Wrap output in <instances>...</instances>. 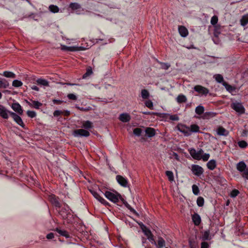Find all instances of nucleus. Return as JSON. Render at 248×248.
Here are the masks:
<instances>
[{"mask_svg":"<svg viewBox=\"0 0 248 248\" xmlns=\"http://www.w3.org/2000/svg\"><path fill=\"white\" fill-rule=\"evenodd\" d=\"M169 119L172 121H178L179 120V117L177 116V115H170L169 116Z\"/></svg>","mask_w":248,"mask_h":248,"instance_id":"nucleus-57","label":"nucleus"},{"mask_svg":"<svg viewBox=\"0 0 248 248\" xmlns=\"http://www.w3.org/2000/svg\"><path fill=\"white\" fill-rule=\"evenodd\" d=\"M217 166L216 161L214 160H210L207 163V168L210 170H213L215 169Z\"/></svg>","mask_w":248,"mask_h":248,"instance_id":"nucleus-24","label":"nucleus"},{"mask_svg":"<svg viewBox=\"0 0 248 248\" xmlns=\"http://www.w3.org/2000/svg\"><path fill=\"white\" fill-rule=\"evenodd\" d=\"M151 243L154 245L156 248H163L166 246L165 240L161 236H158L157 240L155 241L154 239Z\"/></svg>","mask_w":248,"mask_h":248,"instance_id":"nucleus-4","label":"nucleus"},{"mask_svg":"<svg viewBox=\"0 0 248 248\" xmlns=\"http://www.w3.org/2000/svg\"><path fill=\"white\" fill-rule=\"evenodd\" d=\"M13 109L20 115L23 114V110L21 106L17 103H13L12 105Z\"/></svg>","mask_w":248,"mask_h":248,"instance_id":"nucleus-19","label":"nucleus"},{"mask_svg":"<svg viewBox=\"0 0 248 248\" xmlns=\"http://www.w3.org/2000/svg\"><path fill=\"white\" fill-rule=\"evenodd\" d=\"M70 112L69 110H62V115L64 116H69Z\"/></svg>","mask_w":248,"mask_h":248,"instance_id":"nucleus-64","label":"nucleus"},{"mask_svg":"<svg viewBox=\"0 0 248 248\" xmlns=\"http://www.w3.org/2000/svg\"><path fill=\"white\" fill-rule=\"evenodd\" d=\"M73 135L75 137H88L90 136V133L87 130L83 129H78L74 131Z\"/></svg>","mask_w":248,"mask_h":248,"instance_id":"nucleus-5","label":"nucleus"},{"mask_svg":"<svg viewBox=\"0 0 248 248\" xmlns=\"http://www.w3.org/2000/svg\"><path fill=\"white\" fill-rule=\"evenodd\" d=\"M142 132L141 129L140 128H136L133 130V133L137 136H140Z\"/></svg>","mask_w":248,"mask_h":248,"instance_id":"nucleus-49","label":"nucleus"},{"mask_svg":"<svg viewBox=\"0 0 248 248\" xmlns=\"http://www.w3.org/2000/svg\"><path fill=\"white\" fill-rule=\"evenodd\" d=\"M192 192L195 195H198L199 194V188L196 185H193L192 186Z\"/></svg>","mask_w":248,"mask_h":248,"instance_id":"nucleus-46","label":"nucleus"},{"mask_svg":"<svg viewBox=\"0 0 248 248\" xmlns=\"http://www.w3.org/2000/svg\"><path fill=\"white\" fill-rule=\"evenodd\" d=\"M209 232L208 231H205L203 232L202 235V238L203 240H206L209 239Z\"/></svg>","mask_w":248,"mask_h":248,"instance_id":"nucleus-47","label":"nucleus"},{"mask_svg":"<svg viewBox=\"0 0 248 248\" xmlns=\"http://www.w3.org/2000/svg\"><path fill=\"white\" fill-rule=\"evenodd\" d=\"M189 153L191 156L196 160H200L202 159V155L203 151L202 149H200L197 151L194 148H190L188 150Z\"/></svg>","mask_w":248,"mask_h":248,"instance_id":"nucleus-3","label":"nucleus"},{"mask_svg":"<svg viewBox=\"0 0 248 248\" xmlns=\"http://www.w3.org/2000/svg\"><path fill=\"white\" fill-rule=\"evenodd\" d=\"M141 243L142 246L144 247V248H152L150 245L148 243L147 241V238L145 237H141Z\"/></svg>","mask_w":248,"mask_h":248,"instance_id":"nucleus-35","label":"nucleus"},{"mask_svg":"<svg viewBox=\"0 0 248 248\" xmlns=\"http://www.w3.org/2000/svg\"><path fill=\"white\" fill-rule=\"evenodd\" d=\"M60 214L63 218H67L68 215H70V209H69V207L67 205L63 207L60 211Z\"/></svg>","mask_w":248,"mask_h":248,"instance_id":"nucleus-14","label":"nucleus"},{"mask_svg":"<svg viewBox=\"0 0 248 248\" xmlns=\"http://www.w3.org/2000/svg\"><path fill=\"white\" fill-rule=\"evenodd\" d=\"M145 106L151 109H153V103L152 101L148 100L145 102Z\"/></svg>","mask_w":248,"mask_h":248,"instance_id":"nucleus-48","label":"nucleus"},{"mask_svg":"<svg viewBox=\"0 0 248 248\" xmlns=\"http://www.w3.org/2000/svg\"><path fill=\"white\" fill-rule=\"evenodd\" d=\"M191 171L194 175L198 176L201 175L203 173L202 168L198 165H192Z\"/></svg>","mask_w":248,"mask_h":248,"instance_id":"nucleus-7","label":"nucleus"},{"mask_svg":"<svg viewBox=\"0 0 248 248\" xmlns=\"http://www.w3.org/2000/svg\"><path fill=\"white\" fill-rule=\"evenodd\" d=\"M27 114L28 116L31 118H34L36 115L35 112L34 111L28 110L27 112Z\"/></svg>","mask_w":248,"mask_h":248,"instance_id":"nucleus-53","label":"nucleus"},{"mask_svg":"<svg viewBox=\"0 0 248 248\" xmlns=\"http://www.w3.org/2000/svg\"><path fill=\"white\" fill-rule=\"evenodd\" d=\"M22 84L23 83L21 81L16 79L14 80L12 83V85L15 87H21L22 85Z\"/></svg>","mask_w":248,"mask_h":248,"instance_id":"nucleus-45","label":"nucleus"},{"mask_svg":"<svg viewBox=\"0 0 248 248\" xmlns=\"http://www.w3.org/2000/svg\"><path fill=\"white\" fill-rule=\"evenodd\" d=\"M204 107L202 106H198L195 108V112L196 114L198 115H201L204 112Z\"/></svg>","mask_w":248,"mask_h":248,"instance_id":"nucleus-37","label":"nucleus"},{"mask_svg":"<svg viewBox=\"0 0 248 248\" xmlns=\"http://www.w3.org/2000/svg\"><path fill=\"white\" fill-rule=\"evenodd\" d=\"M53 102L55 104H61L62 102V100H57V99H53L52 100Z\"/></svg>","mask_w":248,"mask_h":248,"instance_id":"nucleus-63","label":"nucleus"},{"mask_svg":"<svg viewBox=\"0 0 248 248\" xmlns=\"http://www.w3.org/2000/svg\"><path fill=\"white\" fill-rule=\"evenodd\" d=\"M139 225L140 227V228L142 232L146 236L147 239L151 243H152L155 239V237L151 230L148 228H147L145 225H144L142 223H139Z\"/></svg>","mask_w":248,"mask_h":248,"instance_id":"nucleus-2","label":"nucleus"},{"mask_svg":"<svg viewBox=\"0 0 248 248\" xmlns=\"http://www.w3.org/2000/svg\"><path fill=\"white\" fill-rule=\"evenodd\" d=\"M214 78L218 83H222L223 82V78L220 74H216L214 76Z\"/></svg>","mask_w":248,"mask_h":248,"instance_id":"nucleus-42","label":"nucleus"},{"mask_svg":"<svg viewBox=\"0 0 248 248\" xmlns=\"http://www.w3.org/2000/svg\"><path fill=\"white\" fill-rule=\"evenodd\" d=\"M36 82L38 84L44 86H48V82L44 79L39 78L36 80Z\"/></svg>","mask_w":248,"mask_h":248,"instance_id":"nucleus-33","label":"nucleus"},{"mask_svg":"<svg viewBox=\"0 0 248 248\" xmlns=\"http://www.w3.org/2000/svg\"><path fill=\"white\" fill-rule=\"evenodd\" d=\"M178 130L183 133L186 136H189L191 135L190 128L185 125H181L178 126Z\"/></svg>","mask_w":248,"mask_h":248,"instance_id":"nucleus-12","label":"nucleus"},{"mask_svg":"<svg viewBox=\"0 0 248 248\" xmlns=\"http://www.w3.org/2000/svg\"><path fill=\"white\" fill-rule=\"evenodd\" d=\"M241 25L245 26L248 24V14L243 16L240 20Z\"/></svg>","mask_w":248,"mask_h":248,"instance_id":"nucleus-31","label":"nucleus"},{"mask_svg":"<svg viewBox=\"0 0 248 248\" xmlns=\"http://www.w3.org/2000/svg\"><path fill=\"white\" fill-rule=\"evenodd\" d=\"M69 7L72 10L76 11V13L77 14H81V12L83 10L81 7V6L78 3H70Z\"/></svg>","mask_w":248,"mask_h":248,"instance_id":"nucleus-16","label":"nucleus"},{"mask_svg":"<svg viewBox=\"0 0 248 248\" xmlns=\"http://www.w3.org/2000/svg\"><path fill=\"white\" fill-rule=\"evenodd\" d=\"M246 164L243 161L239 162L236 165L237 170L241 172H244L246 169Z\"/></svg>","mask_w":248,"mask_h":248,"instance_id":"nucleus-22","label":"nucleus"},{"mask_svg":"<svg viewBox=\"0 0 248 248\" xmlns=\"http://www.w3.org/2000/svg\"><path fill=\"white\" fill-rule=\"evenodd\" d=\"M178 31L181 36L183 37H185L188 35V30L183 26H179L178 28Z\"/></svg>","mask_w":248,"mask_h":248,"instance_id":"nucleus-21","label":"nucleus"},{"mask_svg":"<svg viewBox=\"0 0 248 248\" xmlns=\"http://www.w3.org/2000/svg\"><path fill=\"white\" fill-rule=\"evenodd\" d=\"M215 114V113L212 112H206L203 114L202 118L204 119H209L210 118L214 117Z\"/></svg>","mask_w":248,"mask_h":248,"instance_id":"nucleus-34","label":"nucleus"},{"mask_svg":"<svg viewBox=\"0 0 248 248\" xmlns=\"http://www.w3.org/2000/svg\"><path fill=\"white\" fill-rule=\"evenodd\" d=\"M217 135H218L219 136H226L229 134L228 131L222 126L219 127L217 129Z\"/></svg>","mask_w":248,"mask_h":248,"instance_id":"nucleus-23","label":"nucleus"},{"mask_svg":"<svg viewBox=\"0 0 248 248\" xmlns=\"http://www.w3.org/2000/svg\"><path fill=\"white\" fill-rule=\"evenodd\" d=\"M218 21V17L216 16H214L211 19V24L213 25H216Z\"/></svg>","mask_w":248,"mask_h":248,"instance_id":"nucleus-50","label":"nucleus"},{"mask_svg":"<svg viewBox=\"0 0 248 248\" xmlns=\"http://www.w3.org/2000/svg\"><path fill=\"white\" fill-rule=\"evenodd\" d=\"M28 104L31 107H33L35 108H39L42 104L40 102L37 101H31V102H28Z\"/></svg>","mask_w":248,"mask_h":248,"instance_id":"nucleus-29","label":"nucleus"},{"mask_svg":"<svg viewBox=\"0 0 248 248\" xmlns=\"http://www.w3.org/2000/svg\"><path fill=\"white\" fill-rule=\"evenodd\" d=\"M231 107L235 111L240 114H243L245 112V108L240 103L234 102L232 104Z\"/></svg>","mask_w":248,"mask_h":248,"instance_id":"nucleus-6","label":"nucleus"},{"mask_svg":"<svg viewBox=\"0 0 248 248\" xmlns=\"http://www.w3.org/2000/svg\"><path fill=\"white\" fill-rule=\"evenodd\" d=\"M166 175L168 177L170 181L172 182L174 181L173 173L171 171L167 170L166 171Z\"/></svg>","mask_w":248,"mask_h":248,"instance_id":"nucleus-39","label":"nucleus"},{"mask_svg":"<svg viewBox=\"0 0 248 248\" xmlns=\"http://www.w3.org/2000/svg\"><path fill=\"white\" fill-rule=\"evenodd\" d=\"M238 146L244 148L246 147L248 145L247 143L244 140H241L238 142Z\"/></svg>","mask_w":248,"mask_h":248,"instance_id":"nucleus-52","label":"nucleus"},{"mask_svg":"<svg viewBox=\"0 0 248 248\" xmlns=\"http://www.w3.org/2000/svg\"><path fill=\"white\" fill-rule=\"evenodd\" d=\"M209 245L208 243L205 242H203L201 244V248H208Z\"/></svg>","mask_w":248,"mask_h":248,"instance_id":"nucleus-62","label":"nucleus"},{"mask_svg":"<svg viewBox=\"0 0 248 248\" xmlns=\"http://www.w3.org/2000/svg\"><path fill=\"white\" fill-rule=\"evenodd\" d=\"M61 115H62V110H56L53 112V115L55 117H58Z\"/></svg>","mask_w":248,"mask_h":248,"instance_id":"nucleus-58","label":"nucleus"},{"mask_svg":"<svg viewBox=\"0 0 248 248\" xmlns=\"http://www.w3.org/2000/svg\"><path fill=\"white\" fill-rule=\"evenodd\" d=\"M194 90L201 95H206L209 93V90L201 85H196Z\"/></svg>","mask_w":248,"mask_h":248,"instance_id":"nucleus-8","label":"nucleus"},{"mask_svg":"<svg viewBox=\"0 0 248 248\" xmlns=\"http://www.w3.org/2000/svg\"><path fill=\"white\" fill-rule=\"evenodd\" d=\"M192 219L194 225L196 226H198L201 223V218L197 213H194L192 215Z\"/></svg>","mask_w":248,"mask_h":248,"instance_id":"nucleus-20","label":"nucleus"},{"mask_svg":"<svg viewBox=\"0 0 248 248\" xmlns=\"http://www.w3.org/2000/svg\"><path fill=\"white\" fill-rule=\"evenodd\" d=\"M49 10L52 13H58L59 11V7L54 5H50L49 6Z\"/></svg>","mask_w":248,"mask_h":248,"instance_id":"nucleus-43","label":"nucleus"},{"mask_svg":"<svg viewBox=\"0 0 248 248\" xmlns=\"http://www.w3.org/2000/svg\"><path fill=\"white\" fill-rule=\"evenodd\" d=\"M176 100L177 102L179 103H185L187 101L186 97L183 94L179 95L177 96Z\"/></svg>","mask_w":248,"mask_h":248,"instance_id":"nucleus-32","label":"nucleus"},{"mask_svg":"<svg viewBox=\"0 0 248 248\" xmlns=\"http://www.w3.org/2000/svg\"><path fill=\"white\" fill-rule=\"evenodd\" d=\"M145 133L149 137H152L155 134V130L151 127H147L145 129Z\"/></svg>","mask_w":248,"mask_h":248,"instance_id":"nucleus-25","label":"nucleus"},{"mask_svg":"<svg viewBox=\"0 0 248 248\" xmlns=\"http://www.w3.org/2000/svg\"><path fill=\"white\" fill-rule=\"evenodd\" d=\"M49 200L52 204L57 207H60L61 204L58 199L54 195H51L49 197Z\"/></svg>","mask_w":248,"mask_h":248,"instance_id":"nucleus-18","label":"nucleus"},{"mask_svg":"<svg viewBox=\"0 0 248 248\" xmlns=\"http://www.w3.org/2000/svg\"><path fill=\"white\" fill-rule=\"evenodd\" d=\"M238 194H239L238 190H236V189H234V190H232V191L231 192V196L232 197H235L236 196H237Z\"/></svg>","mask_w":248,"mask_h":248,"instance_id":"nucleus-59","label":"nucleus"},{"mask_svg":"<svg viewBox=\"0 0 248 248\" xmlns=\"http://www.w3.org/2000/svg\"><path fill=\"white\" fill-rule=\"evenodd\" d=\"M2 75L6 78H16V75L10 71H4Z\"/></svg>","mask_w":248,"mask_h":248,"instance_id":"nucleus-36","label":"nucleus"},{"mask_svg":"<svg viewBox=\"0 0 248 248\" xmlns=\"http://www.w3.org/2000/svg\"><path fill=\"white\" fill-rule=\"evenodd\" d=\"M209 157H210V155L209 154L205 153V154H203V155H202V159L204 161H207L209 159Z\"/></svg>","mask_w":248,"mask_h":248,"instance_id":"nucleus-55","label":"nucleus"},{"mask_svg":"<svg viewBox=\"0 0 248 248\" xmlns=\"http://www.w3.org/2000/svg\"><path fill=\"white\" fill-rule=\"evenodd\" d=\"M56 231H57L61 235L64 236L67 238L70 237L69 234L66 231L62 230L59 229V228H56Z\"/></svg>","mask_w":248,"mask_h":248,"instance_id":"nucleus-30","label":"nucleus"},{"mask_svg":"<svg viewBox=\"0 0 248 248\" xmlns=\"http://www.w3.org/2000/svg\"><path fill=\"white\" fill-rule=\"evenodd\" d=\"M242 176L244 178L248 179V169H246L243 172Z\"/></svg>","mask_w":248,"mask_h":248,"instance_id":"nucleus-60","label":"nucleus"},{"mask_svg":"<svg viewBox=\"0 0 248 248\" xmlns=\"http://www.w3.org/2000/svg\"><path fill=\"white\" fill-rule=\"evenodd\" d=\"M10 115L13 118L14 120L22 127H24V124L21 118L13 112H10Z\"/></svg>","mask_w":248,"mask_h":248,"instance_id":"nucleus-9","label":"nucleus"},{"mask_svg":"<svg viewBox=\"0 0 248 248\" xmlns=\"http://www.w3.org/2000/svg\"><path fill=\"white\" fill-rule=\"evenodd\" d=\"M116 178L117 182L121 186L125 187L128 186V181L125 178L123 177L121 175H117Z\"/></svg>","mask_w":248,"mask_h":248,"instance_id":"nucleus-11","label":"nucleus"},{"mask_svg":"<svg viewBox=\"0 0 248 248\" xmlns=\"http://www.w3.org/2000/svg\"><path fill=\"white\" fill-rule=\"evenodd\" d=\"M82 127L86 129H89L93 127V123L89 121H83L82 122Z\"/></svg>","mask_w":248,"mask_h":248,"instance_id":"nucleus-26","label":"nucleus"},{"mask_svg":"<svg viewBox=\"0 0 248 248\" xmlns=\"http://www.w3.org/2000/svg\"><path fill=\"white\" fill-rule=\"evenodd\" d=\"M82 47H78L76 46H67L65 45H61V49L66 51H76L82 49Z\"/></svg>","mask_w":248,"mask_h":248,"instance_id":"nucleus-10","label":"nucleus"},{"mask_svg":"<svg viewBox=\"0 0 248 248\" xmlns=\"http://www.w3.org/2000/svg\"><path fill=\"white\" fill-rule=\"evenodd\" d=\"M105 196L108 200L115 203H117L122 198L121 195L116 192H112L107 191L105 193Z\"/></svg>","mask_w":248,"mask_h":248,"instance_id":"nucleus-1","label":"nucleus"},{"mask_svg":"<svg viewBox=\"0 0 248 248\" xmlns=\"http://www.w3.org/2000/svg\"><path fill=\"white\" fill-rule=\"evenodd\" d=\"M67 97L68 99L73 100H76L77 99V96L73 94V93H69L67 95Z\"/></svg>","mask_w":248,"mask_h":248,"instance_id":"nucleus-56","label":"nucleus"},{"mask_svg":"<svg viewBox=\"0 0 248 248\" xmlns=\"http://www.w3.org/2000/svg\"><path fill=\"white\" fill-rule=\"evenodd\" d=\"M141 95L143 99H147L149 97V93L146 89H143L141 92Z\"/></svg>","mask_w":248,"mask_h":248,"instance_id":"nucleus-40","label":"nucleus"},{"mask_svg":"<svg viewBox=\"0 0 248 248\" xmlns=\"http://www.w3.org/2000/svg\"><path fill=\"white\" fill-rule=\"evenodd\" d=\"M10 111L8 110L5 107L0 105V116L3 119H7L10 114Z\"/></svg>","mask_w":248,"mask_h":248,"instance_id":"nucleus-15","label":"nucleus"},{"mask_svg":"<svg viewBox=\"0 0 248 248\" xmlns=\"http://www.w3.org/2000/svg\"><path fill=\"white\" fill-rule=\"evenodd\" d=\"M9 85L8 81L4 78H0V88H7Z\"/></svg>","mask_w":248,"mask_h":248,"instance_id":"nucleus-27","label":"nucleus"},{"mask_svg":"<svg viewBox=\"0 0 248 248\" xmlns=\"http://www.w3.org/2000/svg\"><path fill=\"white\" fill-rule=\"evenodd\" d=\"M190 134L192 132H198L199 131V127L197 124H192L190 125Z\"/></svg>","mask_w":248,"mask_h":248,"instance_id":"nucleus-38","label":"nucleus"},{"mask_svg":"<svg viewBox=\"0 0 248 248\" xmlns=\"http://www.w3.org/2000/svg\"><path fill=\"white\" fill-rule=\"evenodd\" d=\"M124 204L131 212L134 214L136 213V211L133 208H132L131 206L127 202H124Z\"/></svg>","mask_w":248,"mask_h":248,"instance_id":"nucleus-54","label":"nucleus"},{"mask_svg":"<svg viewBox=\"0 0 248 248\" xmlns=\"http://www.w3.org/2000/svg\"><path fill=\"white\" fill-rule=\"evenodd\" d=\"M119 119L123 123H127L130 121L131 116L127 113H123L119 115Z\"/></svg>","mask_w":248,"mask_h":248,"instance_id":"nucleus-17","label":"nucleus"},{"mask_svg":"<svg viewBox=\"0 0 248 248\" xmlns=\"http://www.w3.org/2000/svg\"><path fill=\"white\" fill-rule=\"evenodd\" d=\"M91 193L93 195V196L99 202H100L101 203L104 204V205H108V202H107L104 199H103L102 197H101L97 192L91 190Z\"/></svg>","mask_w":248,"mask_h":248,"instance_id":"nucleus-13","label":"nucleus"},{"mask_svg":"<svg viewBox=\"0 0 248 248\" xmlns=\"http://www.w3.org/2000/svg\"><path fill=\"white\" fill-rule=\"evenodd\" d=\"M46 237L47 239H52L54 237V234L53 232H50L46 235Z\"/></svg>","mask_w":248,"mask_h":248,"instance_id":"nucleus-61","label":"nucleus"},{"mask_svg":"<svg viewBox=\"0 0 248 248\" xmlns=\"http://www.w3.org/2000/svg\"><path fill=\"white\" fill-rule=\"evenodd\" d=\"M223 85L225 87L227 91H228L229 92L231 93L234 92L236 89L234 87L229 85V84L225 82H223Z\"/></svg>","mask_w":248,"mask_h":248,"instance_id":"nucleus-28","label":"nucleus"},{"mask_svg":"<svg viewBox=\"0 0 248 248\" xmlns=\"http://www.w3.org/2000/svg\"><path fill=\"white\" fill-rule=\"evenodd\" d=\"M162 69L167 70L170 67V64L168 63L160 62Z\"/></svg>","mask_w":248,"mask_h":248,"instance_id":"nucleus-51","label":"nucleus"},{"mask_svg":"<svg viewBox=\"0 0 248 248\" xmlns=\"http://www.w3.org/2000/svg\"><path fill=\"white\" fill-rule=\"evenodd\" d=\"M93 73V71L91 67L87 68L86 72L83 75L82 78H86L90 76Z\"/></svg>","mask_w":248,"mask_h":248,"instance_id":"nucleus-41","label":"nucleus"},{"mask_svg":"<svg viewBox=\"0 0 248 248\" xmlns=\"http://www.w3.org/2000/svg\"><path fill=\"white\" fill-rule=\"evenodd\" d=\"M204 202V199L202 197H199L197 200V203L198 206L202 207Z\"/></svg>","mask_w":248,"mask_h":248,"instance_id":"nucleus-44","label":"nucleus"}]
</instances>
